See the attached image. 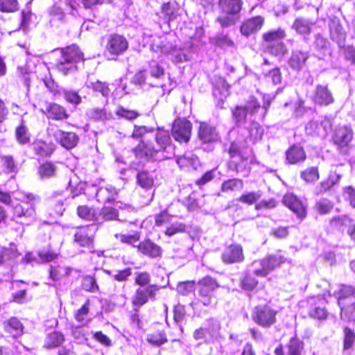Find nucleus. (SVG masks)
Instances as JSON below:
<instances>
[{"instance_id": "56", "label": "nucleus", "mask_w": 355, "mask_h": 355, "mask_svg": "<svg viewBox=\"0 0 355 355\" xmlns=\"http://www.w3.org/2000/svg\"><path fill=\"white\" fill-rule=\"evenodd\" d=\"M266 47L268 51L275 56H282L287 51V49L282 42L272 44H267Z\"/></svg>"}, {"instance_id": "27", "label": "nucleus", "mask_w": 355, "mask_h": 355, "mask_svg": "<svg viewBox=\"0 0 355 355\" xmlns=\"http://www.w3.org/2000/svg\"><path fill=\"white\" fill-rule=\"evenodd\" d=\"M117 192L112 186L100 187L96 193V197L98 202H110L115 200Z\"/></svg>"}, {"instance_id": "42", "label": "nucleus", "mask_w": 355, "mask_h": 355, "mask_svg": "<svg viewBox=\"0 0 355 355\" xmlns=\"http://www.w3.org/2000/svg\"><path fill=\"white\" fill-rule=\"evenodd\" d=\"M249 139L253 143L261 139L263 135V128L257 122H252L248 128Z\"/></svg>"}, {"instance_id": "3", "label": "nucleus", "mask_w": 355, "mask_h": 355, "mask_svg": "<svg viewBox=\"0 0 355 355\" xmlns=\"http://www.w3.org/2000/svg\"><path fill=\"white\" fill-rule=\"evenodd\" d=\"M61 53L57 64L58 71L64 75L73 73L77 69V63L83 60V53L76 45L62 49Z\"/></svg>"}, {"instance_id": "38", "label": "nucleus", "mask_w": 355, "mask_h": 355, "mask_svg": "<svg viewBox=\"0 0 355 355\" xmlns=\"http://www.w3.org/2000/svg\"><path fill=\"white\" fill-rule=\"evenodd\" d=\"M97 222L114 220L119 216L116 209L110 207H104L101 210H97Z\"/></svg>"}, {"instance_id": "57", "label": "nucleus", "mask_w": 355, "mask_h": 355, "mask_svg": "<svg viewBox=\"0 0 355 355\" xmlns=\"http://www.w3.org/2000/svg\"><path fill=\"white\" fill-rule=\"evenodd\" d=\"M55 172V166L49 162H46L39 168V173L42 178H49L54 175Z\"/></svg>"}, {"instance_id": "44", "label": "nucleus", "mask_w": 355, "mask_h": 355, "mask_svg": "<svg viewBox=\"0 0 355 355\" xmlns=\"http://www.w3.org/2000/svg\"><path fill=\"white\" fill-rule=\"evenodd\" d=\"M78 215L87 220L97 221V210L88 207L87 206H80L77 209Z\"/></svg>"}, {"instance_id": "1", "label": "nucleus", "mask_w": 355, "mask_h": 355, "mask_svg": "<svg viewBox=\"0 0 355 355\" xmlns=\"http://www.w3.org/2000/svg\"><path fill=\"white\" fill-rule=\"evenodd\" d=\"M157 148L152 144L141 142L135 149L137 157L146 160L159 161L171 157L168 148H171V137L168 131L158 130L155 135Z\"/></svg>"}, {"instance_id": "36", "label": "nucleus", "mask_w": 355, "mask_h": 355, "mask_svg": "<svg viewBox=\"0 0 355 355\" xmlns=\"http://www.w3.org/2000/svg\"><path fill=\"white\" fill-rule=\"evenodd\" d=\"M64 341L63 334L59 331H53L46 338L45 347L47 348H53L60 346Z\"/></svg>"}, {"instance_id": "13", "label": "nucleus", "mask_w": 355, "mask_h": 355, "mask_svg": "<svg viewBox=\"0 0 355 355\" xmlns=\"http://www.w3.org/2000/svg\"><path fill=\"white\" fill-rule=\"evenodd\" d=\"M313 101L319 105L327 106L332 104L334 99L327 85H318L313 96Z\"/></svg>"}, {"instance_id": "24", "label": "nucleus", "mask_w": 355, "mask_h": 355, "mask_svg": "<svg viewBox=\"0 0 355 355\" xmlns=\"http://www.w3.org/2000/svg\"><path fill=\"white\" fill-rule=\"evenodd\" d=\"M243 1L241 0H219L218 6L224 14L239 15L241 10Z\"/></svg>"}, {"instance_id": "26", "label": "nucleus", "mask_w": 355, "mask_h": 355, "mask_svg": "<svg viewBox=\"0 0 355 355\" xmlns=\"http://www.w3.org/2000/svg\"><path fill=\"white\" fill-rule=\"evenodd\" d=\"M198 136L204 142H211L218 139V133L215 128L205 123H200Z\"/></svg>"}, {"instance_id": "16", "label": "nucleus", "mask_w": 355, "mask_h": 355, "mask_svg": "<svg viewBox=\"0 0 355 355\" xmlns=\"http://www.w3.org/2000/svg\"><path fill=\"white\" fill-rule=\"evenodd\" d=\"M353 135V131L350 127H340L336 130L333 141L339 148L346 147L352 141Z\"/></svg>"}, {"instance_id": "39", "label": "nucleus", "mask_w": 355, "mask_h": 355, "mask_svg": "<svg viewBox=\"0 0 355 355\" xmlns=\"http://www.w3.org/2000/svg\"><path fill=\"white\" fill-rule=\"evenodd\" d=\"M48 116L49 118L55 120H62L67 118V114L65 109L55 103L51 104L49 105Z\"/></svg>"}, {"instance_id": "8", "label": "nucleus", "mask_w": 355, "mask_h": 355, "mask_svg": "<svg viewBox=\"0 0 355 355\" xmlns=\"http://www.w3.org/2000/svg\"><path fill=\"white\" fill-rule=\"evenodd\" d=\"M220 324L218 321L210 319L207 320L205 327L196 329L193 333L196 340H204L206 343L216 339L219 333Z\"/></svg>"}, {"instance_id": "25", "label": "nucleus", "mask_w": 355, "mask_h": 355, "mask_svg": "<svg viewBox=\"0 0 355 355\" xmlns=\"http://www.w3.org/2000/svg\"><path fill=\"white\" fill-rule=\"evenodd\" d=\"M286 160L291 164L302 162L306 159V153L302 147L293 145L290 147L286 153Z\"/></svg>"}, {"instance_id": "30", "label": "nucleus", "mask_w": 355, "mask_h": 355, "mask_svg": "<svg viewBox=\"0 0 355 355\" xmlns=\"http://www.w3.org/2000/svg\"><path fill=\"white\" fill-rule=\"evenodd\" d=\"M17 247L11 243L8 248L0 246V265L15 259L18 257Z\"/></svg>"}, {"instance_id": "60", "label": "nucleus", "mask_w": 355, "mask_h": 355, "mask_svg": "<svg viewBox=\"0 0 355 355\" xmlns=\"http://www.w3.org/2000/svg\"><path fill=\"white\" fill-rule=\"evenodd\" d=\"M83 288L87 291L95 292L98 290L96 279L92 276H86L83 279Z\"/></svg>"}, {"instance_id": "50", "label": "nucleus", "mask_w": 355, "mask_h": 355, "mask_svg": "<svg viewBox=\"0 0 355 355\" xmlns=\"http://www.w3.org/2000/svg\"><path fill=\"white\" fill-rule=\"evenodd\" d=\"M352 220L347 216L334 217L331 220V227L339 230H343L345 227L350 226Z\"/></svg>"}, {"instance_id": "22", "label": "nucleus", "mask_w": 355, "mask_h": 355, "mask_svg": "<svg viewBox=\"0 0 355 355\" xmlns=\"http://www.w3.org/2000/svg\"><path fill=\"white\" fill-rule=\"evenodd\" d=\"M330 128L329 121H322L320 124L315 121H310L306 125V131L308 134L315 135L321 137H325Z\"/></svg>"}, {"instance_id": "34", "label": "nucleus", "mask_w": 355, "mask_h": 355, "mask_svg": "<svg viewBox=\"0 0 355 355\" xmlns=\"http://www.w3.org/2000/svg\"><path fill=\"white\" fill-rule=\"evenodd\" d=\"M286 36L285 31L282 28L268 31L263 35V38L267 44H272L282 42Z\"/></svg>"}, {"instance_id": "29", "label": "nucleus", "mask_w": 355, "mask_h": 355, "mask_svg": "<svg viewBox=\"0 0 355 355\" xmlns=\"http://www.w3.org/2000/svg\"><path fill=\"white\" fill-rule=\"evenodd\" d=\"M5 330L13 337H18L23 334L24 326L16 318H12L4 324Z\"/></svg>"}, {"instance_id": "59", "label": "nucleus", "mask_w": 355, "mask_h": 355, "mask_svg": "<svg viewBox=\"0 0 355 355\" xmlns=\"http://www.w3.org/2000/svg\"><path fill=\"white\" fill-rule=\"evenodd\" d=\"M89 301L87 300L78 310L75 313L74 317L77 322H84L86 320L89 313Z\"/></svg>"}, {"instance_id": "10", "label": "nucleus", "mask_w": 355, "mask_h": 355, "mask_svg": "<svg viewBox=\"0 0 355 355\" xmlns=\"http://www.w3.org/2000/svg\"><path fill=\"white\" fill-rule=\"evenodd\" d=\"M191 123L186 119L175 120L172 128V135L176 141L187 142L191 136Z\"/></svg>"}, {"instance_id": "20", "label": "nucleus", "mask_w": 355, "mask_h": 355, "mask_svg": "<svg viewBox=\"0 0 355 355\" xmlns=\"http://www.w3.org/2000/svg\"><path fill=\"white\" fill-rule=\"evenodd\" d=\"M315 25V22L305 18L297 17L295 19L292 28L295 32L306 39L311 33L312 28Z\"/></svg>"}, {"instance_id": "18", "label": "nucleus", "mask_w": 355, "mask_h": 355, "mask_svg": "<svg viewBox=\"0 0 355 355\" xmlns=\"http://www.w3.org/2000/svg\"><path fill=\"white\" fill-rule=\"evenodd\" d=\"M264 23V19L257 16L244 21L240 28L242 35L248 37L259 31Z\"/></svg>"}, {"instance_id": "9", "label": "nucleus", "mask_w": 355, "mask_h": 355, "mask_svg": "<svg viewBox=\"0 0 355 355\" xmlns=\"http://www.w3.org/2000/svg\"><path fill=\"white\" fill-rule=\"evenodd\" d=\"M49 135L66 149L74 148L78 142V137L71 132H64L58 128H51Z\"/></svg>"}, {"instance_id": "51", "label": "nucleus", "mask_w": 355, "mask_h": 355, "mask_svg": "<svg viewBox=\"0 0 355 355\" xmlns=\"http://www.w3.org/2000/svg\"><path fill=\"white\" fill-rule=\"evenodd\" d=\"M15 136L20 144H26L30 142V133L23 124L16 128Z\"/></svg>"}, {"instance_id": "28", "label": "nucleus", "mask_w": 355, "mask_h": 355, "mask_svg": "<svg viewBox=\"0 0 355 355\" xmlns=\"http://www.w3.org/2000/svg\"><path fill=\"white\" fill-rule=\"evenodd\" d=\"M269 105L270 103H264L263 105L261 107L260 103L257 101V99L255 97L250 96L248 101L246 102L245 105L243 106L245 107L249 115L250 116L256 114L260 110H263V117L267 112Z\"/></svg>"}, {"instance_id": "7", "label": "nucleus", "mask_w": 355, "mask_h": 355, "mask_svg": "<svg viewBox=\"0 0 355 355\" xmlns=\"http://www.w3.org/2000/svg\"><path fill=\"white\" fill-rule=\"evenodd\" d=\"M218 287L216 282L210 277H205L198 283V300L204 305L212 303L214 291Z\"/></svg>"}, {"instance_id": "32", "label": "nucleus", "mask_w": 355, "mask_h": 355, "mask_svg": "<svg viewBox=\"0 0 355 355\" xmlns=\"http://www.w3.org/2000/svg\"><path fill=\"white\" fill-rule=\"evenodd\" d=\"M137 182L142 188L149 189L154 184V175L153 173L140 171L137 175Z\"/></svg>"}, {"instance_id": "43", "label": "nucleus", "mask_w": 355, "mask_h": 355, "mask_svg": "<svg viewBox=\"0 0 355 355\" xmlns=\"http://www.w3.org/2000/svg\"><path fill=\"white\" fill-rule=\"evenodd\" d=\"M243 181L239 179H231L223 182L221 186L223 192L235 191L243 189Z\"/></svg>"}, {"instance_id": "45", "label": "nucleus", "mask_w": 355, "mask_h": 355, "mask_svg": "<svg viewBox=\"0 0 355 355\" xmlns=\"http://www.w3.org/2000/svg\"><path fill=\"white\" fill-rule=\"evenodd\" d=\"M287 347L288 355H301L304 344L299 338L293 337L291 338Z\"/></svg>"}, {"instance_id": "19", "label": "nucleus", "mask_w": 355, "mask_h": 355, "mask_svg": "<svg viewBox=\"0 0 355 355\" xmlns=\"http://www.w3.org/2000/svg\"><path fill=\"white\" fill-rule=\"evenodd\" d=\"M138 251L151 258L161 257L162 250L160 246L152 242L150 239L139 242L137 245Z\"/></svg>"}, {"instance_id": "53", "label": "nucleus", "mask_w": 355, "mask_h": 355, "mask_svg": "<svg viewBox=\"0 0 355 355\" xmlns=\"http://www.w3.org/2000/svg\"><path fill=\"white\" fill-rule=\"evenodd\" d=\"M178 11L179 8L175 2L167 3L162 6V12L168 17L169 21L177 17Z\"/></svg>"}, {"instance_id": "49", "label": "nucleus", "mask_w": 355, "mask_h": 355, "mask_svg": "<svg viewBox=\"0 0 355 355\" xmlns=\"http://www.w3.org/2000/svg\"><path fill=\"white\" fill-rule=\"evenodd\" d=\"M1 162L3 171L7 173H15L17 171V166L13 157L10 155H4L1 157Z\"/></svg>"}, {"instance_id": "48", "label": "nucleus", "mask_w": 355, "mask_h": 355, "mask_svg": "<svg viewBox=\"0 0 355 355\" xmlns=\"http://www.w3.org/2000/svg\"><path fill=\"white\" fill-rule=\"evenodd\" d=\"M239 20V15L236 14H225L217 18V21L223 28L234 25Z\"/></svg>"}, {"instance_id": "11", "label": "nucleus", "mask_w": 355, "mask_h": 355, "mask_svg": "<svg viewBox=\"0 0 355 355\" xmlns=\"http://www.w3.org/2000/svg\"><path fill=\"white\" fill-rule=\"evenodd\" d=\"M159 287L156 285H149L146 288H138L132 298L134 306L139 308L148 302V299L154 298Z\"/></svg>"}, {"instance_id": "58", "label": "nucleus", "mask_w": 355, "mask_h": 355, "mask_svg": "<svg viewBox=\"0 0 355 355\" xmlns=\"http://www.w3.org/2000/svg\"><path fill=\"white\" fill-rule=\"evenodd\" d=\"M62 94L64 99L70 103L78 105L81 102V97L75 91L64 90Z\"/></svg>"}, {"instance_id": "15", "label": "nucleus", "mask_w": 355, "mask_h": 355, "mask_svg": "<svg viewBox=\"0 0 355 355\" xmlns=\"http://www.w3.org/2000/svg\"><path fill=\"white\" fill-rule=\"evenodd\" d=\"M283 203L292 210L297 217L304 218L306 216V211L304 206L301 200L293 193L285 194L283 198Z\"/></svg>"}, {"instance_id": "14", "label": "nucleus", "mask_w": 355, "mask_h": 355, "mask_svg": "<svg viewBox=\"0 0 355 355\" xmlns=\"http://www.w3.org/2000/svg\"><path fill=\"white\" fill-rule=\"evenodd\" d=\"M243 259V249L240 245H230L224 250L222 254V260L225 263H238Z\"/></svg>"}, {"instance_id": "41", "label": "nucleus", "mask_w": 355, "mask_h": 355, "mask_svg": "<svg viewBox=\"0 0 355 355\" xmlns=\"http://www.w3.org/2000/svg\"><path fill=\"white\" fill-rule=\"evenodd\" d=\"M229 154L230 155V161L229 162V168L232 171L236 170L239 171V166L237 164V158H241L239 153V148L237 144L233 143L231 144L229 149Z\"/></svg>"}, {"instance_id": "54", "label": "nucleus", "mask_w": 355, "mask_h": 355, "mask_svg": "<svg viewBox=\"0 0 355 355\" xmlns=\"http://www.w3.org/2000/svg\"><path fill=\"white\" fill-rule=\"evenodd\" d=\"M233 117L237 124L243 123L248 115H249L248 111L243 105L236 106L232 111Z\"/></svg>"}, {"instance_id": "6", "label": "nucleus", "mask_w": 355, "mask_h": 355, "mask_svg": "<svg viewBox=\"0 0 355 355\" xmlns=\"http://www.w3.org/2000/svg\"><path fill=\"white\" fill-rule=\"evenodd\" d=\"M277 311L268 305L256 306L252 313L253 321L262 327H270L276 322Z\"/></svg>"}, {"instance_id": "12", "label": "nucleus", "mask_w": 355, "mask_h": 355, "mask_svg": "<svg viewBox=\"0 0 355 355\" xmlns=\"http://www.w3.org/2000/svg\"><path fill=\"white\" fill-rule=\"evenodd\" d=\"M128 43L126 39L119 35H112L107 40L106 51L111 55H118L126 51Z\"/></svg>"}, {"instance_id": "17", "label": "nucleus", "mask_w": 355, "mask_h": 355, "mask_svg": "<svg viewBox=\"0 0 355 355\" xmlns=\"http://www.w3.org/2000/svg\"><path fill=\"white\" fill-rule=\"evenodd\" d=\"M93 232V227H83L76 231L74 235V241L80 246L89 248L92 245Z\"/></svg>"}, {"instance_id": "35", "label": "nucleus", "mask_w": 355, "mask_h": 355, "mask_svg": "<svg viewBox=\"0 0 355 355\" xmlns=\"http://www.w3.org/2000/svg\"><path fill=\"white\" fill-rule=\"evenodd\" d=\"M115 237L119 239L121 243H127L137 248V243L140 239V233L139 232H133L132 233L128 234H116Z\"/></svg>"}, {"instance_id": "21", "label": "nucleus", "mask_w": 355, "mask_h": 355, "mask_svg": "<svg viewBox=\"0 0 355 355\" xmlns=\"http://www.w3.org/2000/svg\"><path fill=\"white\" fill-rule=\"evenodd\" d=\"M329 29L331 39L339 46L343 45L346 38V33L338 19L335 18L331 20Z\"/></svg>"}, {"instance_id": "46", "label": "nucleus", "mask_w": 355, "mask_h": 355, "mask_svg": "<svg viewBox=\"0 0 355 355\" xmlns=\"http://www.w3.org/2000/svg\"><path fill=\"white\" fill-rule=\"evenodd\" d=\"M334 208V203L327 198L318 200L315 205V211L322 215L329 214Z\"/></svg>"}, {"instance_id": "64", "label": "nucleus", "mask_w": 355, "mask_h": 355, "mask_svg": "<svg viewBox=\"0 0 355 355\" xmlns=\"http://www.w3.org/2000/svg\"><path fill=\"white\" fill-rule=\"evenodd\" d=\"M132 275L130 268H125L122 270H119L116 273L112 275L113 279L116 281L123 282L128 280V277Z\"/></svg>"}, {"instance_id": "23", "label": "nucleus", "mask_w": 355, "mask_h": 355, "mask_svg": "<svg viewBox=\"0 0 355 355\" xmlns=\"http://www.w3.org/2000/svg\"><path fill=\"white\" fill-rule=\"evenodd\" d=\"M158 42H154L151 45V50L155 52H160L164 55H171L179 50L166 38H160Z\"/></svg>"}, {"instance_id": "31", "label": "nucleus", "mask_w": 355, "mask_h": 355, "mask_svg": "<svg viewBox=\"0 0 355 355\" xmlns=\"http://www.w3.org/2000/svg\"><path fill=\"white\" fill-rule=\"evenodd\" d=\"M87 88L92 89L94 92H98L104 97H107L110 93V89L105 83L96 80H87L86 83Z\"/></svg>"}, {"instance_id": "5", "label": "nucleus", "mask_w": 355, "mask_h": 355, "mask_svg": "<svg viewBox=\"0 0 355 355\" xmlns=\"http://www.w3.org/2000/svg\"><path fill=\"white\" fill-rule=\"evenodd\" d=\"M337 297L340 307L341 317L349 313L348 318L355 320V288L350 286H341L339 292L334 293Z\"/></svg>"}, {"instance_id": "2", "label": "nucleus", "mask_w": 355, "mask_h": 355, "mask_svg": "<svg viewBox=\"0 0 355 355\" xmlns=\"http://www.w3.org/2000/svg\"><path fill=\"white\" fill-rule=\"evenodd\" d=\"M285 261L284 257L280 254L270 255L265 259L254 261L241 281L242 288L247 291L253 290L258 284V281L253 275L266 277Z\"/></svg>"}, {"instance_id": "52", "label": "nucleus", "mask_w": 355, "mask_h": 355, "mask_svg": "<svg viewBox=\"0 0 355 355\" xmlns=\"http://www.w3.org/2000/svg\"><path fill=\"white\" fill-rule=\"evenodd\" d=\"M301 178L306 182H313L319 179V173L317 167L311 166L302 171Z\"/></svg>"}, {"instance_id": "37", "label": "nucleus", "mask_w": 355, "mask_h": 355, "mask_svg": "<svg viewBox=\"0 0 355 355\" xmlns=\"http://www.w3.org/2000/svg\"><path fill=\"white\" fill-rule=\"evenodd\" d=\"M308 58V54L302 51H295L289 60L290 66L297 70L301 69Z\"/></svg>"}, {"instance_id": "61", "label": "nucleus", "mask_w": 355, "mask_h": 355, "mask_svg": "<svg viewBox=\"0 0 355 355\" xmlns=\"http://www.w3.org/2000/svg\"><path fill=\"white\" fill-rule=\"evenodd\" d=\"M17 0H0V8L2 12H14L17 10Z\"/></svg>"}, {"instance_id": "33", "label": "nucleus", "mask_w": 355, "mask_h": 355, "mask_svg": "<svg viewBox=\"0 0 355 355\" xmlns=\"http://www.w3.org/2000/svg\"><path fill=\"white\" fill-rule=\"evenodd\" d=\"M87 115L90 119L102 121L112 119V113L107 112L104 108H92L87 111Z\"/></svg>"}, {"instance_id": "4", "label": "nucleus", "mask_w": 355, "mask_h": 355, "mask_svg": "<svg viewBox=\"0 0 355 355\" xmlns=\"http://www.w3.org/2000/svg\"><path fill=\"white\" fill-rule=\"evenodd\" d=\"M17 198L21 203L13 205V214L19 218H25L29 222L36 219V211L34 202L36 200L35 196L31 193H18Z\"/></svg>"}, {"instance_id": "40", "label": "nucleus", "mask_w": 355, "mask_h": 355, "mask_svg": "<svg viewBox=\"0 0 355 355\" xmlns=\"http://www.w3.org/2000/svg\"><path fill=\"white\" fill-rule=\"evenodd\" d=\"M176 162L180 168L191 167L196 168L198 164L197 157L191 153L185 154L183 156L177 158Z\"/></svg>"}, {"instance_id": "63", "label": "nucleus", "mask_w": 355, "mask_h": 355, "mask_svg": "<svg viewBox=\"0 0 355 355\" xmlns=\"http://www.w3.org/2000/svg\"><path fill=\"white\" fill-rule=\"evenodd\" d=\"M185 231V225L181 223H173L170 227H168L165 234L168 236H171L175 235L177 233L179 232H183Z\"/></svg>"}, {"instance_id": "55", "label": "nucleus", "mask_w": 355, "mask_h": 355, "mask_svg": "<svg viewBox=\"0 0 355 355\" xmlns=\"http://www.w3.org/2000/svg\"><path fill=\"white\" fill-rule=\"evenodd\" d=\"M261 197V193L260 191L248 192L241 195L239 200L245 204L252 205L259 200Z\"/></svg>"}, {"instance_id": "62", "label": "nucleus", "mask_w": 355, "mask_h": 355, "mask_svg": "<svg viewBox=\"0 0 355 355\" xmlns=\"http://www.w3.org/2000/svg\"><path fill=\"white\" fill-rule=\"evenodd\" d=\"M309 315L312 318L318 320H323L326 318L327 313L324 308L320 307V306H315L314 308L310 309Z\"/></svg>"}, {"instance_id": "47", "label": "nucleus", "mask_w": 355, "mask_h": 355, "mask_svg": "<svg viewBox=\"0 0 355 355\" xmlns=\"http://www.w3.org/2000/svg\"><path fill=\"white\" fill-rule=\"evenodd\" d=\"M115 114L119 118L128 121H132L140 115L138 112L133 110L126 109L122 106H119L116 108Z\"/></svg>"}]
</instances>
